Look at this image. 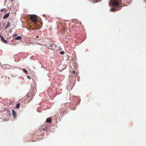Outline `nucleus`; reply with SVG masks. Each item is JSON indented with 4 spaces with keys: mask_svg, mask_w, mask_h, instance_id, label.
Instances as JSON below:
<instances>
[{
    "mask_svg": "<svg viewBox=\"0 0 146 146\" xmlns=\"http://www.w3.org/2000/svg\"><path fill=\"white\" fill-rule=\"evenodd\" d=\"M37 16L35 15H31L29 18H37Z\"/></svg>",
    "mask_w": 146,
    "mask_h": 146,
    "instance_id": "nucleus-3",
    "label": "nucleus"
},
{
    "mask_svg": "<svg viewBox=\"0 0 146 146\" xmlns=\"http://www.w3.org/2000/svg\"><path fill=\"white\" fill-rule=\"evenodd\" d=\"M73 20H72V22H73Z\"/></svg>",
    "mask_w": 146,
    "mask_h": 146,
    "instance_id": "nucleus-19",
    "label": "nucleus"
},
{
    "mask_svg": "<svg viewBox=\"0 0 146 146\" xmlns=\"http://www.w3.org/2000/svg\"><path fill=\"white\" fill-rule=\"evenodd\" d=\"M20 103H19L17 104L16 106V108H19L20 107Z\"/></svg>",
    "mask_w": 146,
    "mask_h": 146,
    "instance_id": "nucleus-12",
    "label": "nucleus"
},
{
    "mask_svg": "<svg viewBox=\"0 0 146 146\" xmlns=\"http://www.w3.org/2000/svg\"><path fill=\"white\" fill-rule=\"evenodd\" d=\"M10 23H9V22L7 23L6 25V27L5 28V29H6L8 28H9L10 26Z\"/></svg>",
    "mask_w": 146,
    "mask_h": 146,
    "instance_id": "nucleus-7",
    "label": "nucleus"
},
{
    "mask_svg": "<svg viewBox=\"0 0 146 146\" xmlns=\"http://www.w3.org/2000/svg\"><path fill=\"white\" fill-rule=\"evenodd\" d=\"M31 21L34 23H36L37 21V19H31Z\"/></svg>",
    "mask_w": 146,
    "mask_h": 146,
    "instance_id": "nucleus-10",
    "label": "nucleus"
},
{
    "mask_svg": "<svg viewBox=\"0 0 146 146\" xmlns=\"http://www.w3.org/2000/svg\"><path fill=\"white\" fill-rule=\"evenodd\" d=\"M27 78H28V79H31V77L30 76H27Z\"/></svg>",
    "mask_w": 146,
    "mask_h": 146,
    "instance_id": "nucleus-17",
    "label": "nucleus"
},
{
    "mask_svg": "<svg viewBox=\"0 0 146 146\" xmlns=\"http://www.w3.org/2000/svg\"><path fill=\"white\" fill-rule=\"evenodd\" d=\"M64 52L63 51H61L60 52V53L61 54H64Z\"/></svg>",
    "mask_w": 146,
    "mask_h": 146,
    "instance_id": "nucleus-14",
    "label": "nucleus"
},
{
    "mask_svg": "<svg viewBox=\"0 0 146 146\" xmlns=\"http://www.w3.org/2000/svg\"><path fill=\"white\" fill-rule=\"evenodd\" d=\"M21 38L22 37L21 36H19L15 38V39L17 40H19L21 39Z\"/></svg>",
    "mask_w": 146,
    "mask_h": 146,
    "instance_id": "nucleus-9",
    "label": "nucleus"
},
{
    "mask_svg": "<svg viewBox=\"0 0 146 146\" xmlns=\"http://www.w3.org/2000/svg\"><path fill=\"white\" fill-rule=\"evenodd\" d=\"M56 47V45L55 44H51L50 45L51 49L52 50L55 49Z\"/></svg>",
    "mask_w": 146,
    "mask_h": 146,
    "instance_id": "nucleus-2",
    "label": "nucleus"
},
{
    "mask_svg": "<svg viewBox=\"0 0 146 146\" xmlns=\"http://www.w3.org/2000/svg\"><path fill=\"white\" fill-rule=\"evenodd\" d=\"M9 15V13L5 14L3 17V18H7L8 17Z\"/></svg>",
    "mask_w": 146,
    "mask_h": 146,
    "instance_id": "nucleus-8",
    "label": "nucleus"
},
{
    "mask_svg": "<svg viewBox=\"0 0 146 146\" xmlns=\"http://www.w3.org/2000/svg\"><path fill=\"white\" fill-rule=\"evenodd\" d=\"M12 113L13 115L15 117L16 115V112L14 110H12Z\"/></svg>",
    "mask_w": 146,
    "mask_h": 146,
    "instance_id": "nucleus-6",
    "label": "nucleus"
},
{
    "mask_svg": "<svg viewBox=\"0 0 146 146\" xmlns=\"http://www.w3.org/2000/svg\"><path fill=\"white\" fill-rule=\"evenodd\" d=\"M1 38L2 41H3L4 43H5L7 42V41L6 40H5L3 36H1Z\"/></svg>",
    "mask_w": 146,
    "mask_h": 146,
    "instance_id": "nucleus-5",
    "label": "nucleus"
},
{
    "mask_svg": "<svg viewBox=\"0 0 146 146\" xmlns=\"http://www.w3.org/2000/svg\"><path fill=\"white\" fill-rule=\"evenodd\" d=\"M17 34H14L13 35V37H15V36H17Z\"/></svg>",
    "mask_w": 146,
    "mask_h": 146,
    "instance_id": "nucleus-16",
    "label": "nucleus"
},
{
    "mask_svg": "<svg viewBox=\"0 0 146 146\" xmlns=\"http://www.w3.org/2000/svg\"><path fill=\"white\" fill-rule=\"evenodd\" d=\"M117 9V8H112L110 9V11H116Z\"/></svg>",
    "mask_w": 146,
    "mask_h": 146,
    "instance_id": "nucleus-11",
    "label": "nucleus"
},
{
    "mask_svg": "<svg viewBox=\"0 0 146 146\" xmlns=\"http://www.w3.org/2000/svg\"><path fill=\"white\" fill-rule=\"evenodd\" d=\"M5 9H1L0 10V12H3L4 11V10H5Z\"/></svg>",
    "mask_w": 146,
    "mask_h": 146,
    "instance_id": "nucleus-15",
    "label": "nucleus"
},
{
    "mask_svg": "<svg viewBox=\"0 0 146 146\" xmlns=\"http://www.w3.org/2000/svg\"><path fill=\"white\" fill-rule=\"evenodd\" d=\"M121 2V0H110L109 4L112 6H116L119 5Z\"/></svg>",
    "mask_w": 146,
    "mask_h": 146,
    "instance_id": "nucleus-1",
    "label": "nucleus"
},
{
    "mask_svg": "<svg viewBox=\"0 0 146 146\" xmlns=\"http://www.w3.org/2000/svg\"><path fill=\"white\" fill-rule=\"evenodd\" d=\"M73 72V73H74V74H75V73H76V72H75V71H73V72Z\"/></svg>",
    "mask_w": 146,
    "mask_h": 146,
    "instance_id": "nucleus-18",
    "label": "nucleus"
},
{
    "mask_svg": "<svg viewBox=\"0 0 146 146\" xmlns=\"http://www.w3.org/2000/svg\"><path fill=\"white\" fill-rule=\"evenodd\" d=\"M11 0L12 1H13V0Z\"/></svg>",
    "mask_w": 146,
    "mask_h": 146,
    "instance_id": "nucleus-20",
    "label": "nucleus"
},
{
    "mask_svg": "<svg viewBox=\"0 0 146 146\" xmlns=\"http://www.w3.org/2000/svg\"><path fill=\"white\" fill-rule=\"evenodd\" d=\"M23 71L25 73V74H27L28 73V71L26 70L25 69L23 68Z\"/></svg>",
    "mask_w": 146,
    "mask_h": 146,
    "instance_id": "nucleus-13",
    "label": "nucleus"
},
{
    "mask_svg": "<svg viewBox=\"0 0 146 146\" xmlns=\"http://www.w3.org/2000/svg\"><path fill=\"white\" fill-rule=\"evenodd\" d=\"M46 122L49 123L51 122V119L50 118H47L46 119Z\"/></svg>",
    "mask_w": 146,
    "mask_h": 146,
    "instance_id": "nucleus-4",
    "label": "nucleus"
}]
</instances>
